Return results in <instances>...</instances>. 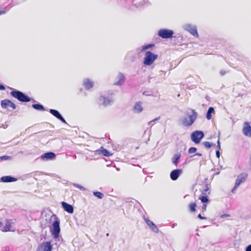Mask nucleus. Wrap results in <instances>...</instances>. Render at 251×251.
<instances>
[{"instance_id": "nucleus-1", "label": "nucleus", "mask_w": 251, "mask_h": 251, "mask_svg": "<svg viewBox=\"0 0 251 251\" xmlns=\"http://www.w3.org/2000/svg\"><path fill=\"white\" fill-rule=\"evenodd\" d=\"M10 94L12 97L21 102H25L30 101V99L28 96L20 91L14 90L10 92Z\"/></svg>"}, {"instance_id": "nucleus-2", "label": "nucleus", "mask_w": 251, "mask_h": 251, "mask_svg": "<svg viewBox=\"0 0 251 251\" xmlns=\"http://www.w3.org/2000/svg\"><path fill=\"white\" fill-rule=\"evenodd\" d=\"M157 58V54H154L151 51H147L145 53L143 64L145 66H150L154 63Z\"/></svg>"}, {"instance_id": "nucleus-3", "label": "nucleus", "mask_w": 251, "mask_h": 251, "mask_svg": "<svg viewBox=\"0 0 251 251\" xmlns=\"http://www.w3.org/2000/svg\"><path fill=\"white\" fill-rule=\"evenodd\" d=\"M197 117V113L195 110H191V114L188 117H185L182 120V124L185 126H190L193 124Z\"/></svg>"}, {"instance_id": "nucleus-4", "label": "nucleus", "mask_w": 251, "mask_h": 251, "mask_svg": "<svg viewBox=\"0 0 251 251\" xmlns=\"http://www.w3.org/2000/svg\"><path fill=\"white\" fill-rule=\"evenodd\" d=\"M0 105L2 109L7 111H12L16 108V104L11 100L4 99L1 101Z\"/></svg>"}, {"instance_id": "nucleus-5", "label": "nucleus", "mask_w": 251, "mask_h": 251, "mask_svg": "<svg viewBox=\"0 0 251 251\" xmlns=\"http://www.w3.org/2000/svg\"><path fill=\"white\" fill-rule=\"evenodd\" d=\"M60 222L58 218L53 222L50 227V232L54 238H57L59 237L60 232Z\"/></svg>"}, {"instance_id": "nucleus-6", "label": "nucleus", "mask_w": 251, "mask_h": 251, "mask_svg": "<svg viewBox=\"0 0 251 251\" xmlns=\"http://www.w3.org/2000/svg\"><path fill=\"white\" fill-rule=\"evenodd\" d=\"M204 134L202 131H195L191 134V139L195 144H199Z\"/></svg>"}, {"instance_id": "nucleus-7", "label": "nucleus", "mask_w": 251, "mask_h": 251, "mask_svg": "<svg viewBox=\"0 0 251 251\" xmlns=\"http://www.w3.org/2000/svg\"><path fill=\"white\" fill-rule=\"evenodd\" d=\"M247 176L248 175L246 174H241L238 176L236 180L235 185L231 190L232 193H234V191L236 188L240 185V184L245 181Z\"/></svg>"}, {"instance_id": "nucleus-8", "label": "nucleus", "mask_w": 251, "mask_h": 251, "mask_svg": "<svg viewBox=\"0 0 251 251\" xmlns=\"http://www.w3.org/2000/svg\"><path fill=\"white\" fill-rule=\"evenodd\" d=\"M174 32L172 30L168 29H161L158 31V35L162 38H172Z\"/></svg>"}, {"instance_id": "nucleus-9", "label": "nucleus", "mask_w": 251, "mask_h": 251, "mask_svg": "<svg viewBox=\"0 0 251 251\" xmlns=\"http://www.w3.org/2000/svg\"><path fill=\"white\" fill-rule=\"evenodd\" d=\"M242 132L244 135L247 137H251V126L248 122H244Z\"/></svg>"}, {"instance_id": "nucleus-10", "label": "nucleus", "mask_w": 251, "mask_h": 251, "mask_svg": "<svg viewBox=\"0 0 251 251\" xmlns=\"http://www.w3.org/2000/svg\"><path fill=\"white\" fill-rule=\"evenodd\" d=\"M52 246L50 242H46L41 244L37 249V251H51Z\"/></svg>"}, {"instance_id": "nucleus-11", "label": "nucleus", "mask_w": 251, "mask_h": 251, "mask_svg": "<svg viewBox=\"0 0 251 251\" xmlns=\"http://www.w3.org/2000/svg\"><path fill=\"white\" fill-rule=\"evenodd\" d=\"M181 173L182 170L180 169L174 170L171 172L170 177L172 180H176Z\"/></svg>"}, {"instance_id": "nucleus-12", "label": "nucleus", "mask_w": 251, "mask_h": 251, "mask_svg": "<svg viewBox=\"0 0 251 251\" xmlns=\"http://www.w3.org/2000/svg\"><path fill=\"white\" fill-rule=\"evenodd\" d=\"M185 29L189 32L193 36L198 37L199 34L196 27L193 26L191 25H187L185 26Z\"/></svg>"}, {"instance_id": "nucleus-13", "label": "nucleus", "mask_w": 251, "mask_h": 251, "mask_svg": "<svg viewBox=\"0 0 251 251\" xmlns=\"http://www.w3.org/2000/svg\"><path fill=\"white\" fill-rule=\"evenodd\" d=\"M116 79L117 80L114 82V85L120 86L124 84L125 81V77L123 74L119 73Z\"/></svg>"}, {"instance_id": "nucleus-14", "label": "nucleus", "mask_w": 251, "mask_h": 251, "mask_svg": "<svg viewBox=\"0 0 251 251\" xmlns=\"http://www.w3.org/2000/svg\"><path fill=\"white\" fill-rule=\"evenodd\" d=\"M55 157V154L52 152L45 153L41 155V159L43 160L52 159Z\"/></svg>"}, {"instance_id": "nucleus-15", "label": "nucleus", "mask_w": 251, "mask_h": 251, "mask_svg": "<svg viewBox=\"0 0 251 251\" xmlns=\"http://www.w3.org/2000/svg\"><path fill=\"white\" fill-rule=\"evenodd\" d=\"M50 112L52 114L54 117L61 121L62 122L66 123V121L64 119V118L60 115V114L59 113V112L54 109H50Z\"/></svg>"}, {"instance_id": "nucleus-16", "label": "nucleus", "mask_w": 251, "mask_h": 251, "mask_svg": "<svg viewBox=\"0 0 251 251\" xmlns=\"http://www.w3.org/2000/svg\"><path fill=\"white\" fill-rule=\"evenodd\" d=\"M62 205L64 210L69 213H73L74 212V208L72 205L65 202H62Z\"/></svg>"}, {"instance_id": "nucleus-17", "label": "nucleus", "mask_w": 251, "mask_h": 251, "mask_svg": "<svg viewBox=\"0 0 251 251\" xmlns=\"http://www.w3.org/2000/svg\"><path fill=\"white\" fill-rule=\"evenodd\" d=\"M97 152L99 154H101L104 156H110L112 154L110 153L107 150L105 149L103 147H100L97 151Z\"/></svg>"}, {"instance_id": "nucleus-18", "label": "nucleus", "mask_w": 251, "mask_h": 251, "mask_svg": "<svg viewBox=\"0 0 251 251\" xmlns=\"http://www.w3.org/2000/svg\"><path fill=\"white\" fill-rule=\"evenodd\" d=\"M145 221L147 225L150 227L152 230L154 231H157L158 228L156 225L151 221L147 218H145Z\"/></svg>"}, {"instance_id": "nucleus-19", "label": "nucleus", "mask_w": 251, "mask_h": 251, "mask_svg": "<svg viewBox=\"0 0 251 251\" xmlns=\"http://www.w3.org/2000/svg\"><path fill=\"white\" fill-rule=\"evenodd\" d=\"M83 85L86 89L88 90L93 87V83L89 79H86L83 82Z\"/></svg>"}, {"instance_id": "nucleus-20", "label": "nucleus", "mask_w": 251, "mask_h": 251, "mask_svg": "<svg viewBox=\"0 0 251 251\" xmlns=\"http://www.w3.org/2000/svg\"><path fill=\"white\" fill-rule=\"evenodd\" d=\"M17 179L16 178L10 176H5L1 178V181L3 182H10L15 181Z\"/></svg>"}, {"instance_id": "nucleus-21", "label": "nucleus", "mask_w": 251, "mask_h": 251, "mask_svg": "<svg viewBox=\"0 0 251 251\" xmlns=\"http://www.w3.org/2000/svg\"><path fill=\"white\" fill-rule=\"evenodd\" d=\"M99 100L100 101L102 102V104L104 106L109 104L111 102V100L110 99L103 96L100 97Z\"/></svg>"}, {"instance_id": "nucleus-22", "label": "nucleus", "mask_w": 251, "mask_h": 251, "mask_svg": "<svg viewBox=\"0 0 251 251\" xmlns=\"http://www.w3.org/2000/svg\"><path fill=\"white\" fill-rule=\"evenodd\" d=\"M197 204L195 202H192L188 205L189 211L191 213H194L196 211Z\"/></svg>"}, {"instance_id": "nucleus-23", "label": "nucleus", "mask_w": 251, "mask_h": 251, "mask_svg": "<svg viewBox=\"0 0 251 251\" xmlns=\"http://www.w3.org/2000/svg\"><path fill=\"white\" fill-rule=\"evenodd\" d=\"M180 156L181 155L180 153L175 154L174 155L172 162L176 166H177Z\"/></svg>"}, {"instance_id": "nucleus-24", "label": "nucleus", "mask_w": 251, "mask_h": 251, "mask_svg": "<svg viewBox=\"0 0 251 251\" xmlns=\"http://www.w3.org/2000/svg\"><path fill=\"white\" fill-rule=\"evenodd\" d=\"M134 110L136 112H140L142 111L143 108L140 102H137L135 104L134 106Z\"/></svg>"}, {"instance_id": "nucleus-25", "label": "nucleus", "mask_w": 251, "mask_h": 251, "mask_svg": "<svg viewBox=\"0 0 251 251\" xmlns=\"http://www.w3.org/2000/svg\"><path fill=\"white\" fill-rule=\"evenodd\" d=\"M214 109L213 107H211L209 108L206 114V118L208 120H210L212 118L211 113L214 112Z\"/></svg>"}, {"instance_id": "nucleus-26", "label": "nucleus", "mask_w": 251, "mask_h": 251, "mask_svg": "<svg viewBox=\"0 0 251 251\" xmlns=\"http://www.w3.org/2000/svg\"><path fill=\"white\" fill-rule=\"evenodd\" d=\"M32 107L36 110H41V111L44 110V108L43 106L40 104H33L32 105Z\"/></svg>"}, {"instance_id": "nucleus-27", "label": "nucleus", "mask_w": 251, "mask_h": 251, "mask_svg": "<svg viewBox=\"0 0 251 251\" xmlns=\"http://www.w3.org/2000/svg\"><path fill=\"white\" fill-rule=\"evenodd\" d=\"M93 195L100 199H102L104 197V195L100 192H94Z\"/></svg>"}, {"instance_id": "nucleus-28", "label": "nucleus", "mask_w": 251, "mask_h": 251, "mask_svg": "<svg viewBox=\"0 0 251 251\" xmlns=\"http://www.w3.org/2000/svg\"><path fill=\"white\" fill-rule=\"evenodd\" d=\"M11 226V224L9 222H8L6 224L5 227L3 228H1V230L2 231H3V232L8 231L10 230Z\"/></svg>"}, {"instance_id": "nucleus-29", "label": "nucleus", "mask_w": 251, "mask_h": 251, "mask_svg": "<svg viewBox=\"0 0 251 251\" xmlns=\"http://www.w3.org/2000/svg\"><path fill=\"white\" fill-rule=\"evenodd\" d=\"M199 200L201 201L203 203H206L208 201V199L207 197L206 196H201L199 198Z\"/></svg>"}, {"instance_id": "nucleus-30", "label": "nucleus", "mask_w": 251, "mask_h": 251, "mask_svg": "<svg viewBox=\"0 0 251 251\" xmlns=\"http://www.w3.org/2000/svg\"><path fill=\"white\" fill-rule=\"evenodd\" d=\"M203 145L204 146V147L207 148V149H209L212 146H214L215 145L214 144H212L211 143H210V142H207V141H205V142H204L203 143Z\"/></svg>"}, {"instance_id": "nucleus-31", "label": "nucleus", "mask_w": 251, "mask_h": 251, "mask_svg": "<svg viewBox=\"0 0 251 251\" xmlns=\"http://www.w3.org/2000/svg\"><path fill=\"white\" fill-rule=\"evenodd\" d=\"M154 46V44H148V45L144 46L142 47V51H144L150 48L153 47Z\"/></svg>"}, {"instance_id": "nucleus-32", "label": "nucleus", "mask_w": 251, "mask_h": 251, "mask_svg": "<svg viewBox=\"0 0 251 251\" xmlns=\"http://www.w3.org/2000/svg\"><path fill=\"white\" fill-rule=\"evenodd\" d=\"M197 151V149L195 147H191L188 150V153L189 154H192L195 153Z\"/></svg>"}, {"instance_id": "nucleus-33", "label": "nucleus", "mask_w": 251, "mask_h": 251, "mask_svg": "<svg viewBox=\"0 0 251 251\" xmlns=\"http://www.w3.org/2000/svg\"><path fill=\"white\" fill-rule=\"evenodd\" d=\"M73 185L75 188H78L79 189H80L81 191L85 190V188L83 186H82L80 185L79 184L74 183L73 184Z\"/></svg>"}, {"instance_id": "nucleus-34", "label": "nucleus", "mask_w": 251, "mask_h": 251, "mask_svg": "<svg viewBox=\"0 0 251 251\" xmlns=\"http://www.w3.org/2000/svg\"><path fill=\"white\" fill-rule=\"evenodd\" d=\"M207 205L206 203H203L202 206V210L203 212H205L206 210Z\"/></svg>"}, {"instance_id": "nucleus-35", "label": "nucleus", "mask_w": 251, "mask_h": 251, "mask_svg": "<svg viewBox=\"0 0 251 251\" xmlns=\"http://www.w3.org/2000/svg\"><path fill=\"white\" fill-rule=\"evenodd\" d=\"M229 217H230V215L229 214H223V215H221L220 218H224Z\"/></svg>"}, {"instance_id": "nucleus-36", "label": "nucleus", "mask_w": 251, "mask_h": 251, "mask_svg": "<svg viewBox=\"0 0 251 251\" xmlns=\"http://www.w3.org/2000/svg\"><path fill=\"white\" fill-rule=\"evenodd\" d=\"M207 192H208V194L210 193V192H209V189L207 187L206 189L203 190V191L202 193L206 194Z\"/></svg>"}, {"instance_id": "nucleus-37", "label": "nucleus", "mask_w": 251, "mask_h": 251, "mask_svg": "<svg viewBox=\"0 0 251 251\" xmlns=\"http://www.w3.org/2000/svg\"><path fill=\"white\" fill-rule=\"evenodd\" d=\"M198 217L201 220H205L206 219V217L202 216L201 214L198 215Z\"/></svg>"}, {"instance_id": "nucleus-38", "label": "nucleus", "mask_w": 251, "mask_h": 251, "mask_svg": "<svg viewBox=\"0 0 251 251\" xmlns=\"http://www.w3.org/2000/svg\"><path fill=\"white\" fill-rule=\"evenodd\" d=\"M220 73L222 75H224L226 73V72L225 70H221L220 71Z\"/></svg>"}, {"instance_id": "nucleus-39", "label": "nucleus", "mask_w": 251, "mask_h": 251, "mask_svg": "<svg viewBox=\"0 0 251 251\" xmlns=\"http://www.w3.org/2000/svg\"><path fill=\"white\" fill-rule=\"evenodd\" d=\"M6 13V11L5 10H0V15L5 14Z\"/></svg>"}, {"instance_id": "nucleus-40", "label": "nucleus", "mask_w": 251, "mask_h": 251, "mask_svg": "<svg viewBox=\"0 0 251 251\" xmlns=\"http://www.w3.org/2000/svg\"><path fill=\"white\" fill-rule=\"evenodd\" d=\"M246 251H251V245H249L246 249Z\"/></svg>"}, {"instance_id": "nucleus-41", "label": "nucleus", "mask_w": 251, "mask_h": 251, "mask_svg": "<svg viewBox=\"0 0 251 251\" xmlns=\"http://www.w3.org/2000/svg\"><path fill=\"white\" fill-rule=\"evenodd\" d=\"M216 156L217 157L219 158L220 155V153L219 150H218L216 152Z\"/></svg>"}, {"instance_id": "nucleus-42", "label": "nucleus", "mask_w": 251, "mask_h": 251, "mask_svg": "<svg viewBox=\"0 0 251 251\" xmlns=\"http://www.w3.org/2000/svg\"><path fill=\"white\" fill-rule=\"evenodd\" d=\"M0 90H5V87L1 84H0Z\"/></svg>"}, {"instance_id": "nucleus-43", "label": "nucleus", "mask_w": 251, "mask_h": 251, "mask_svg": "<svg viewBox=\"0 0 251 251\" xmlns=\"http://www.w3.org/2000/svg\"><path fill=\"white\" fill-rule=\"evenodd\" d=\"M217 146H218L219 149L220 150V143L219 140H218V142H217Z\"/></svg>"}, {"instance_id": "nucleus-44", "label": "nucleus", "mask_w": 251, "mask_h": 251, "mask_svg": "<svg viewBox=\"0 0 251 251\" xmlns=\"http://www.w3.org/2000/svg\"><path fill=\"white\" fill-rule=\"evenodd\" d=\"M159 119V118H156V119H154V120H152L151 122H154V121H155L157 120H158V119Z\"/></svg>"}, {"instance_id": "nucleus-45", "label": "nucleus", "mask_w": 251, "mask_h": 251, "mask_svg": "<svg viewBox=\"0 0 251 251\" xmlns=\"http://www.w3.org/2000/svg\"><path fill=\"white\" fill-rule=\"evenodd\" d=\"M2 226V223L1 222H0V229H1L2 228H1V226Z\"/></svg>"}, {"instance_id": "nucleus-46", "label": "nucleus", "mask_w": 251, "mask_h": 251, "mask_svg": "<svg viewBox=\"0 0 251 251\" xmlns=\"http://www.w3.org/2000/svg\"><path fill=\"white\" fill-rule=\"evenodd\" d=\"M148 0H143L144 3H146Z\"/></svg>"}, {"instance_id": "nucleus-47", "label": "nucleus", "mask_w": 251, "mask_h": 251, "mask_svg": "<svg viewBox=\"0 0 251 251\" xmlns=\"http://www.w3.org/2000/svg\"><path fill=\"white\" fill-rule=\"evenodd\" d=\"M5 157V156H2L1 158H4V157Z\"/></svg>"}]
</instances>
